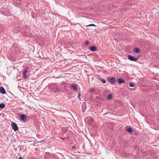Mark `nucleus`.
Instances as JSON below:
<instances>
[{"instance_id":"obj_18","label":"nucleus","mask_w":159,"mask_h":159,"mask_svg":"<svg viewBox=\"0 0 159 159\" xmlns=\"http://www.w3.org/2000/svg\"><path fill=\"white\" fill-rule=\"evenodd\" d=\"M102 81V82L104 83H106V81L103 79H100Z\"/></svg>"},{"instance_id":"obj_9","label":"nucleus","mask_w":159,"mask_h":159,"mask_svg":"<svg viewBox=\"0 0 159 159\" xmlns=\"http://www.w3.org/2000/svg\"><path fill=\"white\" fill-rule=\"evenodd\" d=\"M90 50L93 51H96L97 49L95 46H93L90 48Z\"/></svg>"},{"instance_id":"obj_8","label":"nucleus","mask_w":159,"mask_h":159,"mask_svg":"<svg viewBox=\"0 0 159 159\" xmlns=\"http://www.w3.org/2000/svg\"><path fill=\"white\" fill-rule=\"evenodd\" d=\"M109 81L111 83H115L116 82V80L113 77L109 80Z\"/></svg>"},{"instance_id":"obj_5","label":"nucleus","mask_w":159,"mask_h":159,"mask_svg":"<svg viewBox=\"0 0 159 159\" xmlns=\"http://www.w3.org/2000/svg\"><path fill=\"white\" fill-rule=\"evenodd\" d=\"M0 92L3 94L6 93V92L3 87H0Z\"/></svg>"},{"instance_id":"obj_3","label":"nucleus","mask_w":159,"mask_h":159,"mask_svg":"<svg viewBox=\"0 0 159 159\" xmlns=\"http://www.w3.org/2000/svg\"><path fill=\"white\" fill-rule=\"evenodd\" d=\"M20 119L21 120L26 122L27 120V116L25 114H22L20 116Z\"/></svg>"},{"instance_id":"obj_19","label":"nucleus","mask_w":159,"mask_h":159,"mask_svg":"<svg viewBox=\"0 0 159 159\" xmlns=\"http://www.w3.org/2000/svg\"><path fill=\"white\" fill-rule=\"evenodd\" d=\"M89 44V42L88 41H87L85 42V44L86 45Z\"/></svg>"},{"instance_id":"obj_7","label":"nucleus","mask_w":159,"mask_h":159,"mask_svg":"<svg viewBox=\"0 0 159 159\" xmlns=\"http://www.w3.org/2000/svg\"><path fill=\"white\" fill-rule=\"evenodd\" d=\"M71 88H73L75 90H76L77 89V85H72L71 86Z\"/></svg>"},{"instance_id":"obj_23","label":"nucleus","mask_w":159,"mask_h":159,"mask_svg":"<svg viewBox=\"0 0 159 159\" xmlns=\"http://www.w3.org/2000/svg\"><path fill=\"white\" fill-rule=\"evenodd\" d=\"M19 159H23V158L21 157H19Z\"/></svg>"},{"instance_id":"obj_6","label":"nucleus","mask_w":159,"mask_h":159,"mask_svg":"<svg viewBox=\"0 0 159 159\" xmlns=\"http://www.w3.org/2000/svg\"><path fill=\"white\" fill-rule=\"evenodd\" d=\"M118 83L119 84L123 83L125 82V81L123 79H118Z\"/></svg>"},{"instance_id":"obj_12","label":"nucleus","mask_w":159,"mask_h":159,"mask_svg":"<svg viewBox=\"0 0 159 159\" xmlns=\"http://www.w3.org/2000/svg\"><path fill=\"white\" fill-rule=\"evenodd\" d=\"M127 130L128 132H130V133H132V129L130 127L128 128L127 129Z\"/></svg>"},{"instance_id":"obj_2","label":"nucleus","mask_w":159,"mask_h":159,"mask_svg":"<svg viewBox=\"0 0 159 159\" xmlns=\"http://www.w3.org/2000/svg\"><path fill=\"white\" fill-rule=\"evenodd\" d=\"M28 72V69L27 68L25 69L23 71L22 76L24 79H27V76L26 74Z\"/></svg>"},{"instance_id":"obj_11","label":"nucleus","mask_w":159,"mask_h":159,"mask_svg":"<svg viewBox=\"0 0 159 159\" xmlns=\"http://www.w3.org/2000/svg\"><path fill=\"white\" fill-rule=\"evenodd\" d=\"M5 104L3 103H0V108H3L5 107Z\"/></svg>"},{"instance_id":"obj_10","label":"nucleus","mask_w":159,"mask_h":159,"mask_svg":"<svg viewBox=\"0 0 159 159\" xmlns=\"http://www.w3.org/2000/svg\"><path fill=\"white\" fill-rule=\"evenodd\" d=\"M134 51L136 53H139L140 52V50L139 48H135L134 49Z\"/></svg>"},{"instance_id":"obj_1","label":"nucleus","mask_w":159,"mask_h":159,"mask_svg":"<svg viewBox=\"0 0 159 159\" xmlns=\"http://www.w3.org/2000/svg\"><path fill=\"white\" fill-rule=\"evenodd\" d=\"M12 129L16 131L18 130V127L16 123L12 122L11 124Z\"/></svg>"},{"instance_id":"obj_16","label":"nucleus","mask_w":159,"mask_h":159,"mask_svg":"<svg viewBox=\"0 0 159 159\" xmlns=\"http://www.w3.org/2000/svg\"><path fill=\"white\" fill-rule=\"evenodd\" d=\"M96 26L94 25V24H90L89 25H87V27H88V26Z\"/></svg>"},{"instance_id":"obj_20","label":"nucleus","mask_w":159,"mask_h":159,"mask_svg":"<svg viewBox=\"0 0 159 159\" xmlns=\"http://www.w3.org/2000/svg\"><path fill=\"white\" fill-rule=\"evenodd\" d=\"M51 123H55V121L54 120H51Z\"/></svg>"},{"instance_id":"obj_13","label":"nucleus","mask_w":159,"mask_h":159,"mask_svg":"<svg viewBox=\"0 0 159 159\" xmlns=\"http://www.w3.org/2000/svg\"><path fill=\"white\" fill-rule=\"evenodd\" d=\"M112 98V95L111 94H109L107 97V98L108 99H110Z\"/></svg>"},{"instance_id":"obj_15","label":"nucleus","mask_w":159,"mask_h":159,"mask_svg":"<svg viewBox=\"0 0 159 159\" xmlns=\"http://www.w3.org/2000/svg\"><path fill=\"white\" fill-rule=\"evenodd\" d=\"M20 0H15V2L16 3L19 4L20 3Z\"/></svg>"},{"instance_id":"obj_24","label":"nucleus","mask_w":159,"mask_h":159,"mask_svg":"<svg viewBox=\"0 0 159 159\" xmlns=\"http://www.w3.org/2000/svg\"><path fill=\"white\" fill-rule=\"evenodd\" d=\"M80 94H79V95H78V97L79 98H80Z\"/></svg>"},{"instance_id":"obj_4","label":"nucleus","mask_w":159,"mask_h":159,"mask_svg":"<svg viewBox=\"0 0 159 159\" xmlns=\"http://www.w3.org/2000/svg\"><path fill=\"white\" fill-rule=\"evenodd\" d=\"M128 57L129 60L131 61H136L138 60V57L135 58L133 56L129 55L128 56Z\"/></svg>"},{"instance_id":"obj_14","label":"nucleus","mask_w":159,"mask_h":159,"mask_svg":"<svg viewBox=\"0 0 159 159\" xmlns=\"http://www.w3.org/2000/svg\"><path fill=\"white\" fill-rule=\"evenodd\" d=\"M93 120L92 119H90L88 120V123L91 124L93 122Z\"/></svg>"},{"instance_id":"obj_22","label":"nucleus","mask_w":159,"mask_h":159,"mask_svg":"<svg viewBox=\"0 0 159 159\" xmlns=\"http://www.w3.org/2000/svg\"><path fill=\"white\" fill-rule=\"evenodd\" d=\"M75 148V147L74 146L72 147V149H74Z\"/></svg>"},{"instance_id":"obj_21","label":"nucleus","mask_w":159,"mask_h":159,"mask_svg":"<svg viewBox=\"0 0 159 159\" xmlns=\"http://www.w3.org/2000/svg\"><path fill=\"white\" fill-rule=\"evenodd\" d=\"M94 89H93V88H91V89H90V91L91 92H93L94 91Z\"/></svg>"},{"instance_id":"obj_17","label":"nucleus","mask_w":159,"mask_h":159,"mask_svg":"<svg viewBox=\"0 0 159 159\" xmlns=\"http://www.w3.org/2000/svg\"><path fill=\"white\" fill-rule=\"evenodd\" d=\"M129 85L131 87H134V84H132V83H130L129 84Z\"/></svg>"}]
</instances>
